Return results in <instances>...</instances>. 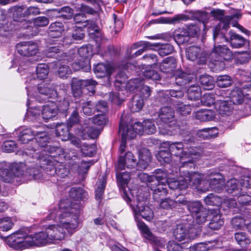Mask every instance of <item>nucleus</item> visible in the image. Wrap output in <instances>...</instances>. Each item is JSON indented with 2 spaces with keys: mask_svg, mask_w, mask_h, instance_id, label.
Wrapping results in <instances>:
<instances>
[{
  "mask_svg": "<svg viewBox=\"0 0 251 251\" xmlns=\"http://www.w3.org/2000/svg\"><path fill=\"white\" fill-rule=\"evenodd\" d=\"M71 205V207L66 206L64 201H61L58 207L50 211V214L47 217V220H53L58 223L49 225L46 228L45 230L51 243L64 238V228L68 232H71L77 227L79 206Z\"/></svg>",
  "mask_w": 251,
  "mask_h": 251,
  "instance_id": "f257e3e1",
  "label": "nucleus"
},
{
  "mask_svg": "<svg viewBox=\"0 0 251 251\" xmlns=\"http://www.w3.org/2000/svg\"><path fill=\"white\" fill-rule=\"evenodd\" d=\"M33 152V153H30L26 151L25 154L31 156L33 159H37L39 161L40 167H29L27 169L25 174H24L23 163L0 162V176L2 180L7 183H12L15 177H20L26 176H29L28 178L29 179L41 180L44 176L43 171L45 170L46 171V169H45L40 164V158L43 156H46L47 153H45V154L43 155L42 151L35 152V151H34Z\"/></svg>",
  "mask_w": 251,
  "mask_h": 251,
  "instance_id": "f03ea898",
  "label": "nucleus"
},
{
  "mask_svg": "<svg viewBox=\"0 0 251 251\" xmlns=\"http://www.w3.org/2000/svg\"><path fill=\"white\" fill-rule=\"evenodd\" d=\"M45 153H47V155L43 156L40 158V164L45 169H46L48 175L52 176L55 174L61 178H64L69 175V169L62 164L66 156L62 148L48 146L42 151L43 155L45 154Z\"/></svg>",
  "mask_w": 251,
  "mask_h": 251,
  "instance_id": "7ed1b4c3",
  "label": "nucleus"
},
{
  "mask_svg": "<svg viewBox=\"0 0 251 251\" xmlns=\"http://www.w3.org/2000/svg\"><path fill=\"white\" fill-rule=\"evenodd\" d=\"M168 149L172 155L179 159L178 166L180 168H194L196 162L201 153L196 147H185L182 142L168 143Z\"/></svg>",
  "mask_w": 251,
  "mask_h": 251,
  "instance_id": "20e7f679",
  "label": "nucleus"
},
{
  "mask_svg": "<svg viewBox=\"0 0 251 251\" xmlns=\"http://www.w3.org/2000/svg\"><path fill=\"white\" fill-rule=\"evenodd\" d=\"M7 242L16 250H23L33 246H42L51 243L46 231H41L33 235H27L23 231H18L10 235Z\"/></svg>",
  "mask_w": 251,
  "mask_h": 251,
  "instance_id": "39448f33",
  "label": "nucleus"
},
{
  "mask_svg": "<svg viewBox=\"0 0 251 251\" xmlns=\"http://www.w3.org/2000/svg\"><path fill=\"white\" fill-rule=\"evenodd\" d=\"M35 138L36 144L34 147L31 149L28 148L26 151L28 152L33 153V151H35L37 152V149L40 151H42L45 149V147L48 146L47 142L49 140L48 134L46 132L36 131L35 132L31 128L23 127L20 129L19 140L23 144H25L29 141H30Z\"/></svg>",
  "mask_w": 251,
  "mask_h": 251,
  "instance_id": "423d86ee",
  "label": "nucleus"
},
{
  "mask_svg": "<svg viewBox=\"0 0 251 251\" xmlns=\"http://www.w3.org/2000/svg\"><path fill=\"white\" fill-rule=\"evenodd\" d=\"M126 144L124 141L121 143L119 149V157L115 168L117 170L134 168L137 165L135 156L130 151L126 152Z\"/></svg>",
  "mask_w": 251,
  "mask_h": 251,
  "instance_id": "0eeeda50",
  "label": "nucleus"
},
{
  "mask_svg": "<svg viewBox=\"0 0 251 251\" xmlns=\"http://www.w3.org/2000/svg\"><path fill=\"white\" fill-rule=\"evenodd\" d=\"M182 178L187 182V187L188 185L194 187L198 190L205 192L208 190V187H203L201 186L205 182L203 180V175L197 172H190L188 171L180 172Z\"/></svg>",
  "mask_w": 251,
  "mask_h": 251,
  "instance_id": "6e6552de",
  "label": "nucleus"
},
{
  "mask_svg": "<svg viewBox=\"0 0 251 251\" xmlns=\"http://www.w3.org/2000/svg\"><path fill=\"white\" fill-rule=\"evenodd\" d=\"M125 169H115L116 172V177L118 184L120 186L122 196L124 199L127 202L131 201L133 199L135 203L134 197L131 192L130 190H126L125 186L127 184L130 179L129 174L127 172H122Z\"/></svg>",
  "mask_w": 251,
  "mask_h": 251,
  "instance_id": "1a4fd4ad",
  "label": "nucleus"
},
{
  "mask_svg": "<svg viewBox=\"0 0 251 251\" xmlns=\"http://www.w3.org/2000/svg\"><path fill=\"white\" fill-rule=\"evenodd\" d=\"M158 120L157 124L159 128L170 127L176 123L175 113L174 109L171 106H163L158 112Z\"/></svg>",
  "mask_w": 251,
  "mask_h": 251,
  "instance_id": "9d476101",
  "label": "nucleus"
},
{
  "mask_svg": "<svg viewBox=\"0 0 251 251\" xmlns=\"http://www.w3.org/2000/svg\"><path fill=\"white\" fill-rule=\"evenodd\" d=\"M145 197L137 195L136 198V203L130 204V207L134 215L137 216L140 215L143 218L147 221H151L153 217V213L152 210L149 207L144 205V201Z\"/></svg>",
  "mask_w": 251,
  "mask_h": 251,
  "instance_id": "9b49d317",
  "label": "nucleus"
},
{
  "mask_svg": "<svg viewBox=\"0 0 251 251\" xmlns=\"http://www.w3.org/2000/svg\"><path fill=\"white\" fill-rule=\"evenodd\" d=\"M153 174L151 176H149L147 174L141 173L139 176L142 181H147V184L153 183L156 185L166 186V182L169 178L166 171L161 169H156Z\"/></svg>",
  "mask_w": 251,
  "mask_h": 251,
  "instance_id": "f8f14e48",
  "label": "nucleus"
},
{
  "mask_svg": "<svg viewBox=\"0 0 251 251\" xmlns=\"http://www.w3.org/2000/svg\"><path fill=\"white\" fill-rule=\"evenodd\" d=\"M174 236L179 241H184L189 243L197 236V233L193 228H189L183 225H177L174 231Z\"/></svg>",
  "mask_w": 251,
  "mask_h": 251,
  "instance_id": "ddd939ff",
  "label": "nucleus"
},
{
  "mask_svg": "<svg viewBox=\"0 0 251 251\" xmlns=\"http://www.w3.org/2000/svg\"><path fill=\"white\" fill-rule=\"evenodd\" d=\"M224 12V10L219 9L213 10L211 12V15L214 18L223 24L222 28L224 29H227L229 27V24H231L234 19H239L241 17V14L239 11H237L230 16H225Z\"/></svg>",
  "mask_w": 251,
  "mask_h": 251,
  "instance_id": "4468645a",
  "label": "nucleus"
},
{
  "mask_svg": "<svg viewBox=\"0 0 251 251\" xmlns=\"http://www.w3.org/2000/svg\"><path fill=\"white\" fill-rule=\"evenodd\" d=\"M187 58L192 61H197L199 64H203L206 61L205 54L202 50L197 46H191L186 50Z\"/></svg>",
  "mask_w": 251,
  "mask_h": 251,
  "instance_id": "2eb2a0df",
  "label": "nucleus"
},
{
  "mask_svg": "<svg viewBox=\"0 0 251 251\" xmlns=\"http://www.w3.org/2000/svg\"><path fill=\"white\" fill-rule=\"evenodd\" d=\"M80 104L83 113L87 116L93 114L95 110L103 113L107 109V103L103 100L99 101L96 105L91 101H83Z\"/></svg>",
  "mask_w": 251,
  "mask_h": 251,
  "instance_id": "dca6fc26",
  "label": "nucleus"
},
{
  "mask_svg": "<svg viewBox=\"0 0 251 251\" xmlns=\"http://www.w3.org/2000/svg\"><path fill=\"white\" fill-rule=\"evenodd\" d=\"M17 51L21 55L30 56L35 55L38 51L37 44L33 42H22L16 45Z\"/></svg>",
  "mask_w": 251,
  "mask_h": 251,
  "instance_id": "f3484780",
  "label": "nucleus"
},
{
  "mask_svg": "<svg viewBox=\"0 0 251 251\" xmlns=\"http://www.w3.org/2000/svg\"><path fill=\"white\" fill-rule=\"evenodd\" d=\"M96 85H97V82L93 79L78 80L77 78H73L72 80V89L74 92L75 96L76 93L79 95L81 89L84 87H91V91L94 94L95 92L94 87Z\"/></svg>",
  "mask_w": 251,
  "mask_h": 251,
  "instance_id": "a211bd4d",
  "label": "nucleus"
},
{
  "mask_svg": "<svg viewBox=\"0 0 251 251\" xmlns=\"http://www.w3.org/2000/svg\"><path fill=\"white\" fill-rule=\"evenodd\" d=\"M172 79L175 81L177 85L187 87V84L195 81V77L193 74H188L179 71L176 72Z\"/></svg>",
  "mask_w": 251,
  "mask_h": 251,
  "instance_id": "6ab92c4d",
  "label": "nucleus"
},
{
  "mask_svg": "<svg viewBox=\"0 0 251 251\" xmlns=\"http://www.w3.org/2000/svg\"><path fill=\"white\" fill-rule=\"evenodd\" d=\"M57 114V106L54 102L49 101L43 106L42 110V116L46 122L53 119Z\"/></svg>",
  "mask_w": 251,
  "mask_h": 251,
  "instance_id": "aec40b11",
  "label": "nucleus"
},
{
  "mask_svg": "<svg viewBox=\"0 0 251 251\" xmlns=\"http://www.w3.org/2000/svg\"><path fill=\"white\" fill-rule=\"evenodd\" d=\"M210 177L209 187L214 191L220 192L225 183L223 176L220 173H214L211 174Z\"/></svg>",
  "mask_w": 251,
  "mask_h": 251,
  "instance_id": "412c9836",
  "label": "nucleus"
},
{
  "mask_svg": "<svg viewBox=\"0 0 251 251\" xmlns=\"http://www.w3.org/2000/svg\"><path fill=\"white\" fill-rule=\"evenodd\" d=\"M119 131L122 136L121 143L124 141L126 146L127 139H134L136 136L137 134H138L137 131L131 127V126L129 127L127 125H125L122 121H120L119 124Z\"/></svg>",
  "mask_w": 251,
  "mask_h": 251,
  "instance_id": "4be33fe9",
  "label": "nucleus"
},
{
  "mask_svg": "<svg viewBox=\"0 0 251 251\" xmlns=\"http://www.w3.org/2000/svg\"><path fill=\"white\" fill-rule=\"evenodd\" d=\"M211 58L218 57L222 59H229L232 57V53L226 46L215 45L210 54Z\"/></svg>",
  "mask_w": 251,
  "mask_h": 251,
  "instance_id": "5701e85b",
  "label": "nucleus"
},
{
  "mask_svg": "<svg viewBox=\"0 0 251 251\" xmlns=\"http://www.w3.org/2000/svg\"><path fill=\"white\" fill-rule=\"evenodd\" d=\"M148 186L152 191L153 199L157 201H160L162 198L166 196L168 193L166 186L163 185H156V184L148 183Z\"/></svg>",
  "mask_w": 251,
  "mask_h": 251,
  "instance_id": "b1692460",
  "label": "nucleus"
},
{
  "mask_svg": "<svg viewBox=\"0 0 251 251\" xmlns=\"http://www.w3.org/2000/svg\"><path fill=\"white\" fill-rule=\"evenodd\" d=\"M228 37L223 36V38L227 42H229L232 48H240L244 45L245 39L242 36L232 31L228 32Z\"/></svg>",
  "mask_w": 251,
  "mask_h": 251,
  "instance_id": "393cba45",
  "label": "nucleus"
},
{
  "mask_svg": "<svg viewBox=\"0 0 251 251\" xmlns=\"http://www.w3.org/2000/svg\"><path fill=\"white\" fill-rule=\"evenodd\" d=\"M151 160V154L147 149H144L139 152V160L137 162L136 169L142 171L145 169L149 165Z\"/></svg>",
  "mask_w": 251,
  "mask_h": 251,
  "instance_id": "a878e982",
  "label": "nucleus"
},
{
  "mask_svg": "<svg viewBox=\"0 0 251 251\" xmlns=\"http://www.w3.org/2000/svg\"><path fill=\"white\" fill-rule=\"evenodd\" d=\"M113 71V68L108 64L98 63L94 67V72L98 77L108 76L109 78Z\"/></svg>",
  "mask_w": 251,
  "mask_h": 251,
  "instance_id": "bb28decb",
  "label": "nucleus"
},
{
  "mask_svg": "<svg viewBox=\"0 0 251 251\" xmlns=\"http://www.w3.org/2000/svg\"><path fill=\"white\" fill-rule=\"evenodd\" d=\"M37 90L40 95L44 96L41 100L38 99V98H36L37 100L40 102L45 100L47 98L51 97L54 91L52 84L45 82H43L38 85Z\"/></svg>",
  "mask_w": 251,
  "mask_h": 251,
  "instance_id": "cd10ccee",
  "label": "nucleus"
},
{
  "mask_svg": "<svg viewBox=\"0 0 251 251\" xmlns=\"http://www.w3.org/2000/svg\"><path fill=\"white\" fill-rule=\"evenodd\" d=\"M182 168L179 169V176L178 179L175 178H169L166 183H167L169 187L172 190H183L187 188V182L184 181V178H182L180 175V172Z\"/></svg>",
  "mask_w": 251,
  "mask_h": 251,
  "instance_id": "c85d7f7f",
  "label": "nucleus"
},
{
  "mask_svg": "<svg viewBox=\"0 0 251 251\" xmlns=\"http://www.w3.org/2000/svg\"><path fill=\"white\" fill-rule=\"evenodd\" d=\"M176 67V61L175 58L172 56L165 58L159 65L161 72L171 73Z\"/></svg>",
  "mask_w": 251,
  "mask_h": 251,
  "instance_id": "c756f323",
  "label": "nucleus"
},
{
  "mask_svg": "<svg viewBox=\"0 0 251 251\" xmlns=\"http://www.w3.org/2000/svg\"><path fill=\"white\" fill-rule=\"evenodd\" d=\"M64 31L63 24L61 22H55L50 25L48 34L50 38H56L61 37Z\"/></svg>",
  "mask_w": 251,
  "mask_h": 251,
  "instance_id": "7c9ffc66",
  "label": "nucleus"
},
{
  "mask_svg": "<svg viewBox=\"0 0 251 251\" xmlns=\"http://www.w3.org/2000/svg\"><path fill=\"white\" fill-rule=\"evenodd\" d=\"M180 202L181 203V205L186 206L193 217L204 207L199 201H188L182 198Z\"/></svg>",
  "mask_w": 251,
  "mask_h": 251,
  "instance_id": "2f4dec72",
  "label": "nucleus"
},
{
  "mask_svg": "<svg viewBox=\"0 0 251 251\" xmlns=\"http://www.w3.org/2000/svg\"><path fill=\"white\" fill-rule=\"evenodd\" d=\"M215 95L213 93H205L201 98L200 100L195 103H192V106L199 107L201 105L204 106H210L215 103Z\"/></svg>",
  "mask_w": 251,
  "mask_h": 251,
  "instance_id": "473e14b6",
  "label": "nucleus"
},
{
  "mask_svg": "<svg viewBox=\"0 0 251 251\" xmlns=\"http://www.w3.org/2000/svg\"><path fill=\"white\" fill-rule=\"evenodd\" d=\"M71 198L75 201H85L88 198V193L86 191L80 187H73L69 192Z\"/></svg>",
  "mask_w": 251,
  "mask_h": 251,
  "instance_id": "72a5a7b5",
  "label": "nucleus"
},
{
  "mask_svg": "<svg viewBox=\"0 0 251 251\" xmlns=\"http://www.w3.org/2000/svg\"><path fill=\"white\" fill-rule=\"evenodd\" d=\"M173 35L175 41L178 45L182 44L189 40V33L187 29L183 28H179L175 30Z\"/></svg>",
  "mask_w": 251,
  "mask_h": 251,
  "instance_id": "f704fd0d",
  "label": "nucleus"
},
{
  "mask_svg": "<svg viewBox=\"0 0 251 251\" xmlns=\"http://www.w3.org/2000/svg\"><path fill=\"white\" fill-rule=\"evenodd\" d=\"M215 116L214 111L210 109H201L198 111L195 114L196 118L201 122L213 120Z\"/></svg>",
  "mask_w": 251,
  "mask_h": 251,
  "instance_id": "c9c22d12",
  "label": "nucleus"
},
{
  "mask_svg": "<svg viewBox=\"0 0 251 251\" xmlns=\"http://www.w3.org/2000/svg\"><path fill=\"white\" fill-rule=\"evenodd\" d=\"M234 239L237 243L243 248L247 247L251 243V240L246 232L238 231L234 233Z\"/></svg>",
  "mask_w": 251,
  "mask_h": 251,
  "instance_id": "e433bc0d",
  "label": "nucleus"
},
{
  "mask_svg": "<svg viewBox=\"0 0 251 251\" xmlns=\"http://www.w3.org/2000/svg\"><path fill=\"white\" fill-rule=\"evenodd\" d=\"M181 200L180 198L177 201H174L170 198L161 199L160 201L159 205L160 207L165 209H172L173 208H178L181 205Z\"/></svg>",
  "mask_w": 251,
  "mask_h": 251,
  "instance_id": "4c0bfd02",
  "label": "nucleus"
},
{
  "mask_svg": "<svg viewBox=\"0 0 251 251\" xmlns=\"http://www.w3.org/2000/svg\"><path fill=\"white\" fill-rule=\"evenodd\" d=\"M72 67L75 71L82 70L84 72H89L91 70V65L89 58L85 59H80L74 62L72 64Z\"/></svg>",
  "mask_w": 251,
  "mask_h": 251,
  "instance_id": "58836bf2",
  "label": "nucleus"
},
{
  "mask_svg": "<svg viewBox=\"0 0 251 251\" xmlns=\"http://www.w3.org/2000/svg\"><path fill=\"white\" fill-rule=\"evenodd\" d=\"M244 98L242 90L238 87L234 88L230 92V101L234 104H241L244 101Z\"/></svg>",
  "mask_w": 251,
  "mask_h": 251,
  "instance_id": "ea45409f",
  "label": "nucleus"
},
{
  "mask_svg": "<svg viewBox=\"0 0 251 251\" xmlns=\"http://www.w3.org/2000/svg\"><path fill=\"white\" fill-rule=\"evenodd\" d=\"M92 164L93 163L91 161H81L78 163L73 164L72 169L76 170L78 174L82 175V178H84L83 175L87 173Z\"/></svg>",
  "mask_w": 251,
  "mask_h": 251,
  "instance_id": "a19ab883",
  "label": "nucleus"
},
{
  "mask_svg": "<svg viewBox=\"0 0 251 251\" xmlns=\"http://www.w3.org/2000/svg\"><path fill=\"white\" fill-rule=\"evenodd\" d=\"M56 134L57 136L60 137L62 141L69 140L71 134L69 132L68 126L64 124L57 125L56 128Z\"/></svg>",
  "mask_w": 251,
  "mask_h": 251,
  "instance_id": "79ce46f5",
  "label": "nucleus"
},
{
  "mask_svg": "<svg viewBox=\"0 0 251 251\" xmlns=\"http://www.w3.org/2000/svg\"><path fill=\"white\" fill-rule=\"evenodd\" d=\"M226 190L229 194H233L235 196L237 194V192L241 190V186L240 182L236 179H231L228 180L226 185Z\"/></svg>",
  "mask_w": 251,
  "mask_h": 251,
  "instance_id": "37998d69",
  "label": "nucleus"
},
{
  "mask_svg": "<svg viewBox=\"0 0 251 251\" xmlns=\"http://www.w3.org/2000/svg\"><path fill=\"white\" fill-rule=\"evenodd\" d=\"M187 94L189 99L194 100L197 102L201 95L200 87L196 84L188 86Z\"/></svg>",
  "mask_w": 251,
  "mask_h": 251,
  "instance_id": "c03bdc74",
  "label": "nucleus"
},
{
  "mask_svg": "<svg viewBox=\"0 0 251 251\" xmlns=\"http://www.w3.org/2000/svg\"><path fill=\"white\" fill-rule=\"evenodd\" d=\"M233 109L231 101L227 100L220 101L218 102V110L222 116L229 115Z\"/></svg>",
  "mask_w": 251,
  "mask_h": 251,
  "instance_id": "a18cd8bd",
  "label": "nucleus"
},
{
  "mask_svg": "<svg viewBox=\"0 0 251 251\" xmlns=\"http://www.w3.org/2000/svg\"><path fill=\"white\" fill-rule=\"evenodd\" d=\"M100 132V129L93 125L87 126L83 130V138L96 139L99 136Z\"/></svg>",
  "mask_w": 251,
  "mask_h": 251,
  "instance_id": "49530a36",
  "label": "nucleus"
},
{
  "mask_svg": "<svg viewBox=\"0 0 251 251\" xmlns=\"http://www.w3.org/2000/svg\"><path fill=\"white\" fill-rule=\"evenodd\" d=\"M224 222L221 218V215L219 214V210L216 211V214L214 215L210 222L209 227L213 230H218L224 225Z\"/></svg>",
  "mask_w": 251,
  "mask_h": 251,
  "instance_id": "de8ad7c7",
  "label": "nucleus"
},
{
  "mask_svg": "<svg viewBox=\"0 0 251 251\" xmlns=\"http://www.w3.org/2000/svg\"><path fill=\"white\" fill-rule=\"evenodd\" d=\"M199 81L203 89L211 90L214 87V80L213 77L209 75H204L200 76Z\"/></svg>",
  "mask_w": 251,
  "mask_h": 251,
  "instance_id": "09e8293b",
  "label": "nucleus"
},
{
  "mask_svg": "<svg viewBox=\"0 0 251 251\" xmlns=\"http://www.w3.org/2000/svg\"><path fill=\"white\" fill-rule=\"evenodd\" d=\"M53 11L59 14V17L67 20L71 19L74 15V10L69 6H64L54 9Z\"/></svg>",
  "mask_w": 251,
  "mask_h": 251,
  "instance_id": "8fccbe9b",
  "label": "nucleus"
},
{
  "mask_svg": "<svg viewBox=\"0 0 251 251\" xmlns=\"http://www.w3.org/2000/svg\"><path fill=\"white\" fill-rule=\"evenodd\" d=\"M13 13V17L14 23L16 21H19L20 18L26 17L25 16V7L22 6H15L10 9Z\"/></svg>",
  "mask_w": 251,
  "mask_h": 251,
  "instance_id": "3c124183",
  "label": "nucleus"
},
{
  "mask_svg": "<svg viewBox=\"0 0 251 251\" xmlns=\"http://www.w3.org/2000/svg\"><path fill=\"white\" fill-rule=\"evenodd\" d=\"M92 125L100 129L101 131L107 121L106 117L104 114H98L94 116L91 120Z\"/></svg>",
  "mask_w": 251,
  "mask_h": 251,
  "instance_id": "603ef678",
  "label": "nucleus"
},
{
  "mask_svg": "<svg viewBox=\"0 0 251 251\" xmlns=\"http://www.w3.org/2000/svg\"><path fill=\"white\" fill-rule=\"evenodd\" d=\"M142 79L134 78L129 80L126 84V88L130 93H137L138 92L139 86H141Z\"/></svg>",
  "mask_w": 251,
  "mask_h": 251,
  "instance_id": "864d4df0",
  "label": "nucleus"
},
{
  "mask_svg": "<svg viewBox=\"0 0 251 251\" xmlns=\"http://www.w3.org/2000/svg\"><path fill=\"white\" fill-rule=\"evenodd\" d=\"M15 29L14 23L3 21L0 24V35L3 36H7L10 31Z\"/></svg>",
  "mask_w": 251,
  "mask_h": 251,
  "instance_id": "5fc2aeb1",
  "label": "nucleus"
},
{
  "mask_svg": "<svg viewBox=\"0 0 251 251\" xmlns=\"http://www.w3.org/2000/svg\"><path fill=\"white\" fill-rule=\"evenodd\" d=\"M143 105V98L137 94L133 98L131 106L130 107L131 111L132 112H138L141 110Z\"/></svg>",
  "mask_w": 251,
  "mask_h": 251,
  "instance_id": "6e6d98bb",
  "label": "nucleus"
},
{
  "mask_svg": "<svg viewBox=\"0 0 251 251\" xmlns=\"http://www.w3.org/2000/svg\"><path fill=\"white\" fill-rule=\"evenodd\" d=\"M232 82L231 77L228 75L218 76L216 80L217 86L221 88L228 87L231 86Z\"/></svg>",
  "mask_w": 251,
  "mask_h": 251,
  "instance_id": "4d7b16f0",
  "label": "nucleus"
},
{
  "mask_svg": "<svg viewBox=\"0 0 251 251\" xmlns=\"http://www.w3.org/2000/svg\"><path fill=\"white\" fill-rule=\"evenodd\" d=\"M105 185L106 181L104 179L100 180L97 183V187L95 191V197L97 201H99V202L102 199Z\"/></svg>",
  "mask_w": 251,
  "mask_h": 251,
  "instance_id": "13d9d810",
  "label": "nucleus"
},
{
  "mask_svg": "<svg viewBox=\"0 0 251 251\" xmlns=\"http://www.w3.org/2000/svg\"><path fill=\"white\" fill-rule=\"evenodd\" d=\"M191 104H184L182 102H178L176 104V112L182 116H186L190 114L192 108Z\"/></svg>",
  "mask_w": 251,
  "mask_h": 251,
  "instance_id": "bf43d9fd",
  "label": "nucleus"
},
{
  "mask_svg": "<svg viewBox=\"0 0 251 251\" xmlns=\"http://www.w3.org/2000/svg\"><path fill=\"white\" fill-rule=\"evenodd\" d=\"M171 155H172L169 151L161 150L156 154V157L161 163H169L172 160Z\"/></svg>",
  "mask_w": 251,
  "mask_h": 251,
  "instance_id": "052dcab7",
  "label": "nucleus"
},
{
  "mask_svg": "<svg viewBox=\"0 0 251 251\" xmlns=\"http://www.w3.org/2000/svg\"><path fill=\"white\" fill-rule=\"evenodd\" d=\"M208 213L209 211L203 207L193 217L198 224H202L206 221Z\"/></svg>",
  "mask_w": 251,
  "mask_h": 251,
  "instance_id": "680f3d73",
  "label": "nucleus"
},
{
  "mask_svg": "<svg viewBox=\"0 0 251 251\" xmlns=\"http://www.w3.org/2000/svg\"><path fill=\"white\" fill-rule=\"evenodd\" d=\"M49 72V67L46 64H40L36 67L37 76L40 79L46 78Z\"/></svg>",
  "mask_w": 251,
  "mask_h": 251,
  "instance_id": "e2e57ef3",
  "label": "nucleus"
},
{
  "mask_svg": "<svg viewBox=\"0 0 251 251\" xmlns=\"http://www.w3.org/2000/svg\"><path fill=\"white\" fill-rule=\"evenodd\" d=\"M204 201L207 205L218 206L222 204V199L220 197L210 194L204 198Z\"/></svg>",
  "mask_w": 251,
  "mask_h": 251,
  "instance_id": "0e129e2a",
  "label": "nucleus"
},
{
  "mask_svg": "<svg viewBox=\"0 0 251 251\" xmlns=\"http://www.w3.org/2000/svg\"><path fill=\"white\" fill-rule=\"evenodd\" d=\"M96 146L94 144L88 145L85 143L83 144L81 147V152L85 156H92L96 153Z\"/></svg>",
  "mask_w": 251,
  "mask_h": 251,
  "instance_id": "69168bd1",
  "label": "nucleus"
},
{
  "mask_svg": "<svg viewBox=\"0 0 251 251\" xmlns=\"http://www.w3.org/2000/svg\"><path fill=\"white\" fill-rule=\"evenodd\" d=\"M233 228L235 230L243 229L246 226L245 220L242 217L236 216L231 221Z\"/></svg>",
  "mask_w": 251,
  "mask_h": 251,
  "instance_id": "338daca9",
  "label": "nucleus"
},
{
  "mask_svg": "<svg viewBox=\"0 0 251 251\" xmlns=\"http://www.w3.org/2000/svg\"><path fill=\"white\" fill-rule=\"evenodd\" d=\"M59 68L57 71L58 75L61 78H67L71 74V70L64 62H59Z\"/></svg>",
  "mask_w": 251,
  "mask_h": 251,
  "instance_id": "774afa93",
  "label": "nucleus"
}]
</instances>
